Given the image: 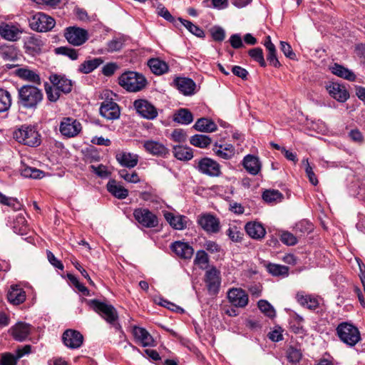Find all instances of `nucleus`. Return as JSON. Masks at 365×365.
<instances>
[{
  "mask_svg": "<svg viewBox=\"0 0 365 365\" xmlns=\"http://www.w3.org/2000/svg\"><path fill=\"white\" fill-rule=\"evenodd\" d=\"M18 93L19 105L26 109H36L43 98L42 91L34 86H23Z\"/></svg>",
  "mask_w": 365,
  "mask_h": 365,
  "instance_id": "f257e3e1",
  "label": "nucleus"
},
{
  "mask_svg": "<svg viewBox=\"0 0 365 365\" xmlns=\"http://www.w3.org/2000/svg\"><path fill=\"white\" fill-rule=\"evenodd\" d=\"M86 304L94 312L100 314L108 324L113 325L116 329H120V326L118 323V312L113 305L98 299L86 300Z\"/></svg>",
  "mask_w": 365,
  "mask_h": 365,
  "instance_id": "f03ea898",
  "label": "nucleus"
},
{
  "mask_svg": "<svg viewBox=\"0 0 365 365\" xmlns=\"http://www.w3.org/2000/svg\"><path fill=\"white\" fill-rule=\"evenodd\" d=\"M119 85L129 92H138L147 83L143 75L135 71H125L118 78Z\"/></svg>",
  "mask_w": 365,
  "mask_h": 365,
  "instance_id": "7ed1b4c3",
  "label": "nucleus"
},
{
  "mask_svg": "<svg viewBox=\"0 0 365 365\" xmlns=\"http://www.w3.org/2000/svg\"><path fill=\"white\" fill-rule=\"evenodd\" d=\"M339 339L349 346H354L361 341V334L359 329L349 322H341L336 329Z\"/></svg>",
  "mask_w": 365,
  "mask_h": 365,
  "instance_id": "20e7f679",
  "label": "nucleus"
},
{
  "mask_svg": "<svg viewBox=\"0 0 365 365\" xmlns=\"http://www.w3.org/2000/svg\"><path fill=\"white\" fill-rule=\"evenodd\" d=\"M103 95L106 100L101 103L100 108L101 115L108 120L118 118L120 114V108L118 104L113 101V96H115V94L107 90L104 91Z\"/></svg>",
  "mask_w": 365,
  "mask_h": 365,
  "instance_id": "39448f33",
  "label": "nucleus"
},
{
  "mask_svg": "<svg viewBox=\"0 0 365 365\" xmlns=\"http://www.w3.org/2000/svg\"><path fill=\"white\" fill-rule=\"evenodd\" d=\"M29 26L34 31L46 32L54 27L55 20L43 13L38 12L29 19Z\"/></svg>",
  "mask_w": 365,
  "mask_h": 365,
  "instance_id": "423d86ee",
  "label": "nucleus"
},
{
  "mask_svg": "<svg viewBox=\"0 0 365 365\" xmlns=\"http://www.w3.org/2000/svg\"><path fill=\"white\" fill-rule=\"evenodd\" d=\"M59 130L64 137H76L81 133L82 125L73 118H63L61 121Z\"/></svg>",
  "mask_w": 365,
  "mask_h": 365,
  "instance_id": "0eeeda50",
  "label": "nucleus"
},
{
  "mask_svg": "<svg viewBox=\"0 0 365 365\" xmlns=\"http://www.w3.org/2000/svg\"><path fill=\"white\" fill-rule=\"evenodd\" d=\"M135 220L145 227H155L158 225L157 216L146 208H137L133 212Z\"/></svg>",
  "mask_w": 365,
  "mask_h": 365,
  "instance_id": "6e6552de",
  "label": "nucleus"
},
{
  "mask_svg": "<svg viewBox=\"0 0 365 365\" xmlns=\"http://www.w3.org/2000/svg\"><path fill=\"white\" fill-rule=\"evenodd\" d=\"M198 225L207 233L215 234L220 230L219 219L210 213H203L197 217Z\"/></svg>",
  "mask_w": 365,
  "mask_h": 365,
  "instance_id": "1a4fd4ad",
  "label": "nucleus"
},
{
  "mask_svg": "<svg viewBox=\"0 0 365 365\" xmlns=\"http://www.w3.org/2000/svg\"><path fill=\"white\" fill-rule=\"evenodd\" d=\"M64 36L68 42L75 46H81L88 38V31L86 29L75 26L67 28Z\"/></svg>",
  "mask_w": 365,
  "mask_h": 365,
  "instance_id": "9d476101",
  "label": "nucleus"
},
{
  "mask_svg": "<svg viewBox=\"0 0 365 365\" xmlns=\"http://www.w3.org/2000/svg\"><path fill=\"white\" fill-rule=\"evenodd\" d=\"M197 168L201 173L210 177H218L221 175L220 164L209 158L200 159L197 163Z\"/></svg>",
  "mask_w": 365,
  "mask_h": 365,
  "instance_id": "9b49d317",
  "label": "nucleus"
},
{
  "mask_svg": "<svg viewBox=\"0 0 365 365\" xmlns=\"http://www.w3.org/2000/svg\"><path fill=\"white\" fill-rule=\"evenodd\" d=\"M133 106L137 113L144 118L153 120L158 116L156 108L147 100H135Z\"/></svg>",
  "mask_w": 365,
  "mask_h": 365,
  "instance_id": "f8f14e48",
  "label": "nucleus"
},
{
  "mask_svg": "<svg viewBox=\"0 0 365 365\" xmlns=\"http://www.w3.org/2000/svg\"><path fill=\"white\" fill-rule=\"evenodd\" d=\"M205 282L210 294H216L220 285V272L215 267L207 269L205 274Z\"/></svg>",
  "mask_w": 365,
  "mask_h": 365,
  "instance_id": "ddd939ff",
  "label": "nucleus"
},
{
  "mask_svg": "<svg viewBox=\"0 0 365 365\" xmlns=\"http://www.w3.org/2000/svg\"><path fill=\"white\" fill-rule=\"evenodd\" d=\"M62 340L66 346L73 349H78L82 345L83 336L78 331L67 329L63 334Z\"/></svg>",
  "mask_w": 365,
  "mask_h": 365,
  "instance_id": "4468645a",
  "label": "nucleus"
},
{
  "mask_svg": "<svg viewBox=\"0 0 365 365\" xmlns=\"http://www.w3.org/2000/svg\"><path fill=\"white\" fill-rule=\"evenodd\" d=\"M173 83L185 96H192L195 93L196 83L190 78L177 77L174 79Z\"/></svg>",
  "mask_w": 365,
  "mask_h": 365,
  "instance_id": "2eb2a0df",
  "label": "nucleus"
},
{
  "mask_svg": "<svg viewBox=\"0 0 365 365\" xmlns=\"http://www.w3.org/2000/svg\"><path fill=\"white\" fill-rule=\"evenodd\" d=\"M227 297L230 302L235 307H244L248 303V296L242 289L232 288L230 289Z\"/></svg>",
  "mask_w": 365,
  "mask_h": 365,
  "instance_id": "dca6fc26",
  "label": "nucleus"
},
{
  "mask_svg": "<svg viewBox=\"0 0 365 365\" xmlns=\"http://www.w3.org/2000/svg\"><path fill=\"white\" fill-rule=\"evenodd\" d=\"M242 165L246 171L252 175H258L262 170V163L259 158L253 155H247L242 160Z\"/></svg>",
  "mask_w": 365,
  "mask_h": 365,
  "instance_id": "f3484780",
  "label": "nucleus"
},
{
  "mask_svg": "<svg viewBox=\"0 0 365 365\" xmlns=\"http://www.w3.org/2000/svg\"><path fill=\"white\" fill-rule=\"evenodd\" d=\"M329 95L339 102H345L349 98V93L344 86L338 83H331L327 86Z\"/></svg>",
  "mask_w": 365,
  "mask_h": 365,
  "instance_id": "a211bd4d",
  "label": "nucleus"
},
{
  "mask_svg": "<svg viewBox=\"0 0 365 365\" xmlns=\"http://www.w3.org/2000/svg\"><path fill=\"white\" fill-rule=\"evenodd\" d=\"M49 80L51 84L56 86L61 93H68L72 90V81L64 76L52 74L50 76Z\"/></svg>",
  "mask_w": 365,
  "mask_h": 365,
  "instance_id": "6ab92c4d",
  "label": "nucleus"
},
{
  "mask_svg": "<svg viewBox=\"0 0 365 365\" xmlns=\"http://www.w3.org/2000/svg\"><path fill=\"white\" fill-rule=\"evenodd\" d=\"M172 250L182 259H190L194 253V250L187 242L177 241L171 245Z\"/></svg>",
  "mask_w": 365,
  "mask_h": 365,
  "instance_id": "aec40b11",
  "label": "nucleus"
},
{
  "mask_svg": "<svg viewBox=\"0 0 365 365\" xmlns=\"http://www.w3.org/2000/svg\"><path fill=\"white\" fill-rule=\"evenodd\" d=\"M7 299L11 304L19 305L26 300V292L19 285H11L7 293Z\"/></svg>",
  "mask_w": 365,
  "mask_h": 365,
  "instance_id": "412c9836",
  "label": "nucleus"
},
{
  "mask_svg": "<svg viewBox=\"0 0 365 365\" xmlns=\"http://www.w3.org/2000/svg\"><path fill=\"white\" fill-rule=\"evenodd\" d=\"M212 150L217 157L225 160L230 159L235 155L234 147L226 143H215Z\"/></svg>",
  "mask_w": 365,
  "mask_h": 365,
  "instance_id": "4be33fe9",
  "label": "nucleus"
},
{
  "mask_svg": "<svg viewBox=\"0 0 365 365\" xmlns=\"http://www.w3.org/2000/svg\"><path fill=\"white\" fill-rule=\"evenodd\" d=\"M133 334L136 341L143 346H152L154 345V340L152 336L144 328L134 327Z\"/></svg>",
  "mask_w": 365,
  "mask_h": 365,
  "instance_id": "5701e85b",
  "label": "nucleus"
},
{
  "mask_svg": "<svg viewBox=\"0 0 365 365\" xmlns=\"http://www.w3.org/2000/svg\"><path fill=\"white\" fill-rule=\"evenodd\" d=\"M10 330L11 335L16 340L22 341L30 334L31 327L29 324L20 322L13 326Z\"/></svg>",
  "mask_w": 365,
  "mask_h": 365,
  "instance_id": "b1692460",
  "label": "nucleus"
},
{
  "mask_svg": "<svg viewBox=\"0 0 365 365\" xmlns=\"http://www.w3.org/2000/svg\"><path fill=\"white\" fill-rule=\"evenodd\" d=\"M13 137H40L36 125L24 124L13 130Z\"/></svg>",
  "mask_w": 365,
  "mask_h": 365,
  "instance_id": "393cba45",
  "label": "nucleus"
},
{
  "mask_svg": "<svg viewBox=\"0 0 365 365\" xmlns=\"http://www.w3.org/2000/svg\"><path fill=\"white\" fill-rule=\"evenodd\" d=\"M144 148L148 153L153 155L165 156L168 153V148L163 143L154 140L145 141Z\"/></svg>",
  "mask_w": 365,
  "mask_h": 365,
  "instance_id": "a878e982",
  "label": "nucleus"
},
{
  "mask_svg": "<svg viewBox=\"0 0 365 365\" xmlns=\"http://www.w3.org/2000/svg\"><path fill=\"white\" fill-rule=\"evenodd\" d=\"M163 215L170 225L175 230H182L187 227V218L183 215H175L170 212H164Z\"/></svg>",
  "mask_w": 365,
  "mask_h": 365,
  "instance_id": "bb28decb",
  "label": "nucleus"
},
{
  "mask_svg": "<svg viewBox=\"0 0 365 365\" xmlns=\"http://www.w3.org/2000/svg\"><path fill=\"white\" fill-rule=\"evenodd\" d=\"M247 235L253 239H262L264 237L266 231L262 225L257 222H249L245 225Z\"/></svg>",
  "mask_w": 365,
  "mask_h": 365,
  "instance_id": "cd10ccee",
  "label": "nucleus"
},
{
  "mask_svg": "<svg viewBox=\"0 0 365 365\" xmlns=\"http://www.w3.org/2000/svg\"><path fill=\"white\" fill-rule=\"evenodd\" d=\"M117 161L123 167L134 168L138 162V156L127 152H120L116 154Z\"/></svg>",
  "mask_w": 365,
  "mask_h": 365,
  "instance_id": "c85d7f7f",
  "label": "nucleus"
},
{
  "mask_svg": "<svg viewBox=\"0 0 365 365\" xmlns=\"http://www.w3.org/2000/svg\"><path fill=\"white\" fill-rule=\"evenodd\" d=\"M297 301L302 307L309 309H315L319 306L318 299L310 294H307L304 292H299L296 295Z\"/></svg>",
  "mask_w": 365,
  "mask_h": 365,
  "instance_id": "c756f323",
  "label": "nucleus"
},
{
  "mask_svg": "<svg viewBox=\"0 0 365 365\" xmlns=\"http://www.w3.org/2000/svg\"><path fill=\"white\" fill-rule=\"evenodd\" d=\"M16 75L20 78L38 85L41 84V78L34 71L28 68H21L15 71Z\"/></svg>",
  "mask_w": 365,
  "mask_h": 365,
  "instance_id": "7c9ffc66",
  "label": "nucleus"
},
{
  "mask_svg": "<svg viewBox=\"0 0 365 365\" xmlns=\"http://www.w3.org/2000/svg\"><path fill=\"white\" fill-rule=\"evenodd\" d=\"M1 36L9 41H16L19 38L21 31L15 26L5 24L0 27Z\"/></svg>",
  "mask_w": 365,
  "mask_h": 365,
  "instance_id": "2f4dec72",
  "label": "nucleus"
},
{
  "mask_svg": "<svg viewBox=\"0 0 365 365\" xmlns=\"http://www.w3.org/2000/svg\"><path fill=\"white\" fill-rule=\"evenodd\" d=\"M107 189L113 196L118 199H125L128 191L122 185L118 184L115 180H110L107 184Z\"/></svg>",
  "mask_w": 365,
  "mask_h": 365,
  "instance_id": "473e14b6",
  "label": "nucleus"
},
{
  "mask_svg": "<svg viewBox=\"0 0 365 365\" xmlns=\"http://www.w3.org/2000/svg\"><path fill=\"white\" fill-rule=\"evenodd\" d=\"M194 128L200 132L211 133L217 129V125L212 120L202 118L197 120L194 125Z\"/></svg>",
  "mask_w": 365,
  "mask_h": 365,
  "instance_id": "72a5a7b5",
  "label": "nucleus"
},
{
  "mask_svg": "<svg viewBox=\"0 0 365 365\" xmlns=\"http://www.w3.org/2000/svg\"><path fill=\"white\" fill-rule=\"evenodd\" d=\"M332 73L334 75L343 78L346 80H348L349 81H354L356 79V75L348 68L335 63L331 68Z\"/></svg>",
  "mask_w": 365,
  "mask_h": 365,
  "instance_id": "f704fd0d",
  "label": "nucleus"
},
{
  "mask_svg": "<svg viewBox=\"0 0 365 365\" xmlns=\"http://www.w3.org/2000/svg\"><path fill=\"white\" fill-rule=\"evenodd\" d=\"M12 229L18 235H23L27 231V222L22 214H18L13 220Z\"/></svg>",
  "mask_w": 365,
  "mask_h": 365,
  "instance_id": "c9c22d12",
  "label": "nucleus"
},
{
  "mask_svg": "<svg viewBox=\"0 0 365 365\" xmlns=\"http://www.w3.org/2000/svg\"><path fill=\"white\" fill-rule=\"evenodd\" d=\"M148 64L152 72L156 75H162L168 70L167 63L158 58H152L149 60Z\"/></svg>",
  "mask_w": 365,
  "mask_h": 365,
  "instance_id": "e433bc0d",
  "label": "nucleus"
},
{
  "mask_svg": "<svg viewBox=\"0 0 365 365\" xmlns=\"http://www.w3.org/2000/svg\"><path fill=\"white\" fill-rule=\"evenodd\" d=\"M173 154L176 158L180 160H189L193 157L191 149L183 145H175Z\"/></svg>",
  "mask_w": 365,
  "mask_h": 365,
  "instance_id": "4c0bfd02",
  "label": "nucleus"
},
{
  "mask_svg": "<svg viewBox=\"0 0 365 365\" xmlns=\"http://www.w3.org/2000/svg\"><path fill=\"white\" fill-rule=\"evenodd\" d=\"M267 270L269 273H270L273 276L279 277H287L289 273V268L287 266L268 263L266 265Z\"/></svg>",
  "mask_w": 365,
  "mask_h": 365,
  "instance_id": "58836bf2",
  "label": "nucleus"
},
{
  "mask_svg": "<svg viewBox=\"0 0 365 365\" xmlns=\"http://www.w3.org/2000/svg\"><path fill=\"white\" fill-rule=\"evenodd\" d=\"M102 63L103 61L100 58L86 61L80 65L78 71L83 73H89L98 67Z\"/></svg>",
  "mask_w": 365,
  "mask_h": 365,
  "instance_id": "ea45409f",
  "label": "nucleus"
},
{
  "mask_svg": "<svg viewBox=\"0 0 365 365\" xmlns=\"http://www.w3.org/2000/svg\"><path fill=\"white\" fill-rule=\"evenodd\" d=\"M21 175L24 178L41 179L44 176V173L34 168L24 166L21 169Z\"/></svg>",
  "mask_w": 365,
  "mask_h": 365,
  "instance_id": "a19ab883",
  "label": "nucleus"
},
{
  "mask_svg": "<svg viewBox=\"0 0 365 365\" xmlns=\"http://www.w3.org/2000/svg\"><path fill=\"white\" fill-rule=\"evenodd\" d=\"M193 120L192 113L187 109H180L174 115V120L181 124H189Z\"/></svg>",
  "mask_w": 365,
  "mask_h": 365,
  "instance_id": "79ce46f5",
  "label": "nucleus"
},
{
  "mask_svg": "<svg viewBox=\"0 0 365 365\" xmlns=\"http://www.w3.org/2000/svg\"><path fill=\"white\" fill-rule=\"evenodd\" d=\"M209 258L204 250H199L196 252L194 259V264L201 269H205L207 267Z\"/></svg>",
  "mask_w": 365,
  "mask_h": 365,
  "instance_id": "37998d69",
  "label": "nucleus"
},
{
  "mask_svg": "<svg viewBox=\"0 0 365 365\" xmlns=\"http://www.w3.org/2000/svg\"><path fill=\"white\" fill-rule=\"evenodd\" d=\"M262 198L267 202H278L283 198L282 194L276 190H268L263 192Z\"/></svg>",
  "mask_w": 365,
  "mask_h": 365,
  "instance_id": "c03bdc74",
  "label": "nucleus"
},
{
  "mask_svg": "<svg viewBox=\"0 0 365 365\" xmlns=\"http://www.w3.org/2000/svg\"><path fill=\"white\" fill-rule=\"evenodd\" d=\"M11 105L10 93L4 89H0V113L9 110Z\"/></svg>",
  "mask_w": 365,
  "mask_h": 365,
  "instance_id": "a18cd8bd",
  "label": "nucleus"
},
{
  "mask_svg": "<svg viewBox=\"0 0 365 365\" xmlns=\"http://www.w3.org/2000/svg\"><path fill=\"white\" fill-rule=\"evenodd\" d=\"M45 91L48 100L51 102H56L61 96V92L53 84L49 85L48 83L44 84Z\"/></svg>",
  "mask_w": 365,
  "mask_h": 365,
  "instance_id": "49530a36",
  "label": "nucleus"
},
{
  "mask_svg": "<svg viewBox=\"0 0 365 365\" xmlns=\"http://www.w3.org/2000/svg\"><path fill=\"white\" fill-rule=\"evenodd\" d=\"M181 24L192 34L197 37H204L205 33L199 26L193 24L191 21L179 18Z\"/></svg>",
  "mask_w": 365,
  "mask_h": 365,
  "instance_id": "de8ad7c7",
  "label": "nucleus"
},
{
  "mask_svg": "<svg viewBox=\"0 0 365 365\" xmlns=\"http://www.w3.org/2000/svg\"><path fill=\"white\" fill-rule=\"evenodd\" d=\"M0 55L4 60L10 61L16 58V49L12 46H3L1 47Z\"/></svg>",
  "mask_w": 365,
  "mask_h": 365,
  "instance_id": "09e8293b",
  "label": "nucleus"
},
{
  "mask_svg": "<svg viewBox=\"0 0 365 365\" xmlns=\"http://www.w3.org/2000/svg\"><path fill=\"white\" fill-rule=\"evenodd\" d=\"M125 42V38L123 36L120 37H115L112 40L108 42L107 46H108V51L109 52H114V51H120Z\"/></svg>",
  "mask_w": 365,
  "mask_h": 365,
  "instance_id": "8fccbe9b",
  "label": "nucleus"
},
{
  "mask_svg": "<svg viewBox=\"0 0 365 365\" xmlns=\"http://www.w3.org/2000/svg\"><path fill=\"white\" fill-rule=\"evenodd\" d=\"M250 56L258 62L262 67L266 66V62L264 58L263 51L261 48H255L249 51Z\"/></svg>",
  "mask_w": 365,
  "mask_h": 365,
  "instance_id": "3c124183",
  "label": "nucleus"
},
{
  "mask_svg": "<svg viewBox=\"0 0 365 365\" xmlns=\"http://www.w3.org/2000/svg\"><path fill=\"white\" fill-rule=\"evenodd\" d=\"M258 307L262 312L270 318L275 316V310L273 307L266 300L261 299L258 302Z\"/></svg>",
  "mask_w": 365,
  "mask_h": 365,
  "instance_id": "603ef678",
  "label": "nucleus"
},
{
  "mask_svg": "<svg viewBox=\"0 0 365 365\" xmlns=\"http://www.w3.org/2000/svg\"><path fill=\"white\" fill-rule=\"evenodd\" d=\"M84 153L85 160L87 163H92L95 162H98L101 160V157L98 153L93 146L86 148Z\"/></svg>",
  "mask_w": 365,
  "mask_h": 365,
  "instance_id": "864d4df0",
  "label": "nucleus"
},
{
  "mask_svg": "<svg viewBox=\"0 0 365 365\" xmlns=\"http://www.w3.org/2000/svg\"><path fill=\"white\" fill-rule=\"evenodd\" d=\"M118 173L120 178L128 182L137 183L140 181V178L135 171L129 173L128 170L123 169L120 170Z\"/></svg>",
  "mask_w": 365,
  "mask_h": 365,
  "instance_id": "5fc2aeb1",
  "label": "nucleus"
},
{
  "mask_svg": "<svg viewBox=\"0 0 365 365\" xmlns=\"http://www.w3.org/2000/svg\"><path fill=\"white\" fill-rule=\"evenodd\" d=\"M67 277L79 292L86 296L89 295V290L83 284H81L74 275L68 274Z\"/></svg>",
  "mask_w": 365,
  "mask_h": 365,
  "instance_id": "6e6d98bb",
  "label": "nucleus"
},
{
  "mask_svg": "<svg viewBox=\"0 0 365 365\" xmlns=\"http://www.w3.org/2000/svg\"><path fill=\"white\" fill-rule=\"evenodd\" d=\"M19 359L16 355L6 352L1 356L0 365H16Z\"/></svg>",
  "mask_w": 365,
  "mask_h": 365,
  "instance_id": "4d7b16f0",
  "label": "nucleus"
},
{
  "mask_svg": "<svg viewBox=\"0 0 365 365\" xmlns=\"http://www.w3.org/2000/svg\"><path fill=\"white\" fill-rule=\"evenodd\" d=\"M210 31L212 38L216 41H222L225 38V31L220 26H213Z\"/></svg>",
  "mask_w": 365,
  "mask_h": 365,
  "instance_id": "13d9d810",
  "label": "nucleus"
},
{
  "mask_svg": "<svg viewBox=\"0 0 365 365\" xmlns=\"http://www.w3.org/2000/svg\"><path fill=\"white\" fill-rule=\"evenodd\" d=\"M268 53L267 56V61L269 63L275 68H278L281 66L277 57L275 46L267 48Z\"/></svg>",
  "mask_w": 365,
  "mask_h": 365,
  "instance_id": "bf43d9fd",
  "label": "nucleus"
},
{
  "mask_svg": "<svg viewBox=\"0 0 365 365\" xmlns=\"http://www.w3.org/2000/svg\"><path fill=\"white\" fill-rule=\"evenodd\" d=\"M226 232L230 239L233 242H240L242 239V234L236 226L230 227Z\"/></svg>",
  "mask_w": 365,
  "mask_h": 365,
  "instance_id": "052dcab7",
  "label": "nucleus"
},
{
  "mask_svg": "<svg viewBox=\"0 0 365 365\" xmlns=\"http://www.w3.org/2000/svg\"><path fill=\"white\" fill-rule=\"evenodd\" d=\"M90 169L93 173H94L98 177L102 178H105L109 176L110 173L108 171L107 167L101 164L98 166L91 165Z\"/></svg>",
  "mask_w": 365,
  "mask_h": 365,
  "instance_id": "680f3d73",
  "label": "nucleus"
},
{
  "mask_svg": "<svg viewBox=\"0 0 365 365\" xmlns=\"http://www.w3.org/2000/svg\"><path fill=\"white\" fill-rule=\"evenodd\" d=\"M280 240L285 245L292 246L297 242V237L289 232H284L280 236Z\"/></svg>",
  "mask_w": 365,
  "mask_h": 365,
  "instance_id": "e2e57ef3",
  "label": "nucleus"
},
{
  "mask_svg": "<svg viewBox=\"0 0 365 365\" xmlns=\"http://www.w3.org/2000/svg\"><path fill=\"white\" fill-rule=\"evenodd\" d=\"M302 163L306 165L305 172H306V174H307L310 182L314 185H317L318 180L313 171L312 168L310 166V165L309 163L308 159L303 160Z\"/></svg>",
  "mask_w": 365,
  "mask_h": 365,
  "instance_id": "0e129e2a",
  "label": "nucleus"
},
{
  "mask_svg": "<svg viewBox=\"0 0 365 365\" xmlns=\"http://www.w3.org/2000/svg\"><path fill=\"white\" fill-rule=\"evenodd\" d=\"M57 53H61L69 57L71 60L78 58V54L76 50L67 47H60L56 49Z\"/></svg>",
  "mask_w": 365,
  "mask_h": 365,
  "instance_id": "69168bd1",
  "label": "nucleus"
},
{
  "mask_svg": "<svg viewBox=\"0 0 365 365\" xmlns=\"http://www.w3.org/2000/svg\"><path fill=\"white\" fill-rule=\"evenodd\" d=\"M280 49L283 52V53L285 55L286 57L290 58V59H294L296 57L295 53L293 52V50L291 47V46L285 42V41H280Z\"/></svg>",
  "mask_w": 365,
  "mask_h": 365,
  "instance_id": "338daca9",
  "label": "nucleus"
},
{
  "mask_svg": "<svg viewBox=\"0 0 365 365\" xmlns=\"http://www.w3.org/2000/svg\"><path fill=\"white\" fill-rule=\"evenodd\" d=\"M302 354L300 351L294 349L293 347H291L288 349L287 351V358L290 362L296 363L298 362L301 359Z\"/></svg>",
  "mask_w": 365,
  "mask_h": 365,
  "instance_id": "774afa93",
  "label": "nucleus"
}]
</instances>
